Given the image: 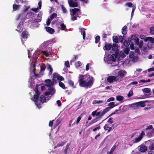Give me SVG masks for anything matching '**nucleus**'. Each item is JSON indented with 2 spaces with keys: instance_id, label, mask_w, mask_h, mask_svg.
I'll list each match as a JSON object with an SVG mask.
<instances>
[{
  "instance_id": "obj_1",
  "label": "nucleus",
  "mask_w": 154,
  "mask_h": 154,
  "mask_svg": "<svg viewBox=\"0 0 154 154\" xmlns=\"http://www.w3.org/2000/svg\"><path fill=\"white\" fill-rule=\"evenodd\" d=\"M79 85L82 87L88 88L91 86L94 82V78L89 76L79 75Z\"/></svg>"
},
{
  "instance_id": "obj_2",
  "label": "nucleus",
  "mask_w": 154,
  "mask_h": 154,
  "mask_svg": "<svg viewBox=\"0 0 154 154\" xmlns=\"http://www.w3.org/2000/svg\"><path fill=\"white\" fill-rule=\"evenodd\" d=\"M71 19L73 21L77 20V17H80L79 15H81V12L80 10L78 8H74L70 10Z\"/></svg>"
},
{
  "instance_id": "obj_3",
  "label": "nucleus",
  "mask_w": 154,
  "mask_h": 154,
  "mask_svg": "<svg viewBox=\"0 0 154 154\" xmlns=\"http://www.w3.org/2000/svg\"><path fill=\"white\" fill-rule=\"evenodd\" d=\"M145 106V102L142 101L134 103L129 105V106L135 107L134 108V109H139L140 106L141 107H143Z\"/></svg>"
},
{
  "instance_id": "obj_4",
  "label": "nucleus",
  "mask_w": 154,
  "mask_h": 154,
  "mask_svg": "<svg viewBox=\"0 0 154 154\" xmlns=\"http://www.w3.org/2000/svg\"><path fill=\"white\" fill-rule=\"evenodd\" d=\"M126 73V72L124 70H121L119 71L118 72L117 76H116L118 80H120V81L122 80Z\"/></svg>"
},
{
  "instance_id": "obj_5",
  "label": "nucleus",
  "mask_w": 154,
  "mask_h": 154,
  "mask_svg": "<svg viewBox=\"0 0 154 154\" xmlns=\"http://www.w3.org/2000/svg\"><path fill=\"white\" fill-rule=\"evenodd\" d=\"M114 104V102H112L109 103L108 104V106H109L103 110V111H104L106 113L108 112L111 109L115 107Z\"/></svg>"
},
{
  "instance_id": "obj_6",
  "label": "nucleus",
  "mask_w": 154,
  "mask_h": 154,
  "mask_svg": "<svg viewBox=\"0 0 154 154\" xmlns=\"http://www.w3.org/2000/svg\"><path fill=\"white\" fill-rule=\"evenodd\" d=\"M107 80L109 83H111L117 81L118 80L116 76H110L107 78Z\"/></svg>"
},
{
  "instance_id": "obj_7",
  "label": "nucleus",
  "mask_w": 154,
  "mask_h": 154,
  "mask_svg": "<svg viewBox=\"0 0 154 154\" xmlns=\"http://www.w3.org/2000/svg\"><path fill=\"white\" fill-rule=\"evenodd\" d=\"M118 56V54L116 53L115 54H113L111 55H109L108 59L110 61H112L113 62H114L116 61V59Z\"/></svg>"
},
{
  "instance_id": "obj_8",
  "label": "nucleus",
  "mask_w": 154,
  "mask_h": 154,
  "mask_svg": "<svg viewBox=\"0 0 154 154\" xmlns=\"http://www.w3.org/2000/svg\"><path fill=\"white\" fill-rule=\"evenodd\" d=\"M69 6L71 7H77L78 6V3L75 2L72 0H70L68 2Z\"/></svg>"
},
{
  "instance_id": "obj_9",
  "label": "nucleus",
  "mask_w": 154,
  "mask_h": 154,
  "mask_svg": "<svg viewBox=\"0 0 154 154\" xmlns=\"http://www.w3.org/2000/svg\"><path fill=\"white\" fill-rule=\"evenodd\" d=\"M23 22H20L17 26V29H16V30L17 31L19 32H21L23 30Z\"/></svg>"
},
{
  "instance_id": "obj_10",
  "label": "nucleus",
  "mask_w": 154,
  "mask_h": 154,
  "mask_svg": "<svg viewBox=\"0 0 154 154\" xmlns=\"http://www.w3.org/2000/svg\"><path fill=\"white\" fill-rule=\"evenodd\" d=\"M45 29L46 31L51 34H53L55 32L54 30L53 29L49 27L46 26L45 27Z\"/></svg>"
},
{
  "instance_id": "obj_11",
  "label": "nucleus",
  "mask_w": 154,
  "mask_h": 154,
  "mask_svg": "<svg viewBox=\"0 0 154 154\" xmlns=\"http://www.w3.org/2000/svg\"><path fill=\"white\" fill-rule=\"evenodd\" d=\"M112 47V45L111 44L106 43L103 48L104 50L109 51L110 50Z\"/></svg>"
},
{
  "instance_id": "obj_12",
  "label": "nucleus",
  "mask_w": 154,
  "mask_h": 154,
  "mask_svg": "<svg viewBox=\"0 0 154 154\" xmlns=\"http://www.w3.org/2000/svg\"><path fill=\"white\" fill-rule=\"evenodd\" d=\"M45 83L46 86L48 87H51V86L53 85V83L50 79H46L45 80Z\"/></svg>"
},
{
  "instance_id": "obj_13",
  "label": "nucleus",
  "mask_w": 154,
  "mask_h": 154,
  "mask_svg": "<svg viewBox=\"0 0 154 154\" xmlns=\"http://www.w3.org/2000/svg\"><path fill=\"white\" fill-rule=\"evenodd\" d=\"M28 35V32L26 30L23 31L21 35L22 37L24 39L27 38Z\"/></svg>"
},
{
  "instance_id": "obj_14",
  "label": "nucleus",
  "mask_w": 154,
  "mask_h": 154,
  "mask_svg": "<svg viewBox=\"0 0 154 154\" xmlns=\"http://www.w3.org/2000/svg\"><path fill=\"white\" fill-rule=\"evenodd\" d=\"M147 147L145 145L141 146L139 148V151L141 152H144L147 150Z\"/></svg>"
},
{
  "instance_id": "obj_15",
  "label": "nucleus",
  "mask_w": 154,
  "mask_h": 154,
  "mask_svg": "<svg viewBox=\"0 0 154 154\" xmlns=\"http://www.w3.org/2000/svg\"><path fill=\"white\" fill-rule=\"evenodd\" d=\"M103 128L105 131H107L108 132L110 131L112 129V128L109 126L107 124H106L103 127Z\"/></svg>"
},
{
  "instance_id": "obj_16",
  "label": "nucleus",
  "mask_w": 154,
  "mask_h": 154,
  "mask_svg": "<svg viewBox=\"0 0 154 154\" xmlns=\"http://www.w3.org/2000/svg\"><path fill=\"white\" fill-rule=\"evenodd\" d=\"M122 33L123 34L125 35L127 34L128 31L127 27L126 26H124L122 29Z\"/></svg>"
},
{
  "instance_id": "obj_17",
  "label": "nucleus",
  "mask_w": 154,
  "mask_h": 154,
  "mask_svg": "<svg viewBox=\"0 0 154 154\" xmlns=\"http://www.w3.org/2000/svg\"><path fill=\"white\" fill-rule=\"evenodd\" d=\"M112 51H114L117 52L119 51L118 49V45L116 43L113 44V45L112 46Z\"/></svg>"
},
{
  "instance_id": "obj_18",
  "label": "nucleus",
  "mask_w": 154,
  "mask_h": 154,
  "mask_svg": "<svg viewBox=\"0 0 154 154\" xmlns=\"http://www.w3.org/2000/svg\"><path fill=\"white\" fill-rule=\"evenodd\" d=\"M47 69L49 71V74L51 75L52 74L53 71V68L51 66L50 64L47 65Z\"/></svg>"
},
{
  "instance_id": "obj_19",
  "label": "nucleus",
  "mask_w": 154,
  "mask_h": 154,
  "mask_svg": "<svg viewBox=\"0 0 154 154\" xmlns=\"http://www.w3.org/2000/svg\"><path fill=\"white\" fill-rule=\"evenodd\" d=\"M46 65L45 64L42 63L40 66V70L39 72L41 73H43V72L46 69Z\"/></svg>"
},
{
  "instance_id": "obj_20",
  "label": "nucleus",
  "mask_w": 154,
  "mask_h": 154,
  "mask_svg": "<svg viewBox=\"0 0 154 154\" xmlns=\"http://www.w3.org/2000/svg\"><path fill=\"white\" fill-rule=\"evenodd\" d=\"M85 29L83 28H81L80 29L81 34L82 35H83V38L84 40H85V39L86 34L84 30Z\"/></svg>"
},
{
  "instance_id": "obj_21",
  "label": "nucleus",
  "mask_w": 154,
  "mask_h": 154,
  "mask_svg": "<svg viewBox=\"0 0 154 154\" xmlns=\"http://www.w3.org/2000/svg\"><path fill=\"white\" fill-rule=\"evenodd\" d=\"M20 7V5H17L16 4H13V10L14 11H15L19 9Z\"/></svg>"
},
{
  "instance_id": "obj_22",
  "label": "nucleus",
  "mask_w": 154,
  "mask_h": 154,
  "mask_svg": "<svg viewBox=\"0 0 154 154\" xmlns=\"http://www.w3.org/2000/svg\"><path fill=\"white\" fill-rule=\"evenodd\" d=\"M48 91L50 93V94L51 95H53L55 92V89L53 88H51V87H50L48 88Z\"/></svg>"
},
{
  "instance_id": "obj_23",
  "label": "nucleus",
  "mask_w": 154,
  "mask_h": 154,
  "mask_svg": "<svg viewBox=\"0 0 154 154\" xmlns=\"http://www.w3.org/2000/svg\"><path fill=\"white\" fill-rule=\"evenodd\" d=\"M105 113H106L105 112L103 111L101 113L100 116L96 118L95 119L96 120H97V122L99 121L101 119L102 116L104 115Z\"/></svg>"
},
{
  "instance_id": "obj_24",
  "label": "nucleus",
  "mask_w": 154,
  "mask_h": 154,
  "mask_svg": "<svg viewBox=\"0 0 154 154\" xmlns=\"http://www.w3.org/2000/svg\"><path fill=\"white\" fill-rule=\"evenodd\" d=\"M68 83L69 85L71 87H73V88H76L74 86V83L70 79L68 80Z\"/></svg>"
},
{
  "instance_id": "obj_25",
  "label": "nucleus",
  "mask_w": 154,
  "mask_h": 154,
  "mask_svg": "<svg viewBox=\"0 0 154 154\" xmlns=\"http://www.w3.org/2000/svg\"><path fill=\"white\" fill-rule=\"evenodd\" d=\"M40 102L43 103L45 101L46 98L43 95H41L40 97Z\"/></svg>"
},
{
  "instance_id": "obj_26",
  "label": "nucleus",
  "mask_w": 154,
  "mask_h": 154,
  "mask_svg": "<svg viewBox=\"0 0 154 154\" xmlns=\"http://www.w3.org/2000/svg\"><path fill=\"white\" fill-rule=\"evenodd\" d=\"M24 15V14H22V13H20V14H19L17 18H16V20H18L19 19H23V16Z\"/></svg>"
},
{
  "instance_id": "obj_27",
  "label": "nucleus",
  "mask_w": 154,
  "mask_h": 154,
  "mask_svg": "<svg viewBox=\"0 0 154 154\" xmlns=\"http://www.w3.org/2000/svg\"><path fill=\"white\" fill-rule=\"evenodd\" d=\"M142 139V138L141 136H139L138 137L135 138V140L134 141V142H133V143H135L138 142L140 141Z\"/></svg>"
},
{
  "instance_id": "obj_28",
  "label": "nucleus",
  "mask_w": 154,
  "mask_h": 154,
  "mask_svg": "<svg viewBox=\"0 0 154 154\" xmlns=\"http://www.w3.org/2000/svg\"><path fill=\"white\" fill-rule=\"evenodd\" d=\"M112 40L113 42L116 43H118V38L117 36L114 35L112 37Z\"/></svg>"
},
{
  "instance_id": "obj_29",
  "label": "nucleus",
  "mask_w": 154,
  "mask_h": 154,
  "mask_svg": "<svg viewBox=\"0 0 154 154\" xmlns=\"http://www.w3.org/2000/svg\"><path fill=\"white\" fill-rule=\"evenodd\" d=\"M66 143L65 142H62L61 143H59L57 145L54 147L55 148H56L57 147H59L60 146H63Z\"/></svg>"
},
{
  "instance_id": "obj_30",
  "label": "nucleus",
  "mask_w": 154,
  "mask_h": 154,
  "mask_svg": "<svg viewBox=\"0 0 154 154\" xmlns=\"http://www.w3.org/2000/svg\"><path fill=\"white\" fill-rule=\"evenodd\" d=\"M59 86L62 88L63 89H66V88L65 87V85L64 83L62 82H61V81H59Z\"/></svg>"
},
{
  "instance_id": "obj_31",
  "label": "nucleus",
  "mask_w": 154,
  "mask_h": 154,
  "mask_svg": "<svg viewBox=\"0 0 154 154\" xmlns=\"http://www.w3.org/2000/svg\"><path fill=\"white\" fill-rule=\"evenodd\" d=\"M116 100L119 101H121L123 99V97L122 96L118 95L116 97Z\"/></svg>"
},
{
  "instance_id": "obj_32",
  "label": "nucleus",
  "mask_w": 154,
  "mask_h": 154,
  "mask_svg": "<svg viewBox=\"0 0 154 154\" xmlns=\"http://www.w3.org/2000/svg\"><path fill=\"white\" fill-rule=\"evenodd\" d=\"M116 146H114L111 149L110 152L108 151L107 154H112L114 151V150L116 149Z\"/></svg>"
},
{
  "instance_id": "obj_33",
  "label": "nucleus",
  "mask_w": 154,
  "mask_h": 154,
  "mask_svg": "<svg viewBox=\"0 0 154 154\" xmlns=\"http://www.w3.org/2000/svg\"><path fill=\"white\" fill-rule=\"evenodd\" d=\"M57 16L56 13H54L52 14L50 16V19L51 20H52L53 19L55 18Z\"/></svg>"
},
{
  "instance_id": "obj_34",
  "label": "nucleus",
  "mask_w": 154,
  "mask_h": 154,
  "mask_svg": "<svg viewBox=\"0 0 154 154\" xmlns=\"http://www.w3.org/2000/svg\"><path fill=\"white\" fill-rule=\"evenodd\" d=\"M81 65V63L80 61L76 62L75 63V66L76 68H78Z\"/></svg>"
},
{
  "instance_id": "obj_35",
  "label": "nucleus",
  "mask_w": 154,
  "mask_h": 154,
  "mask_svg": "<svg viewBox=\"0 0 154 154\" xmlns=\"http://www.w3.org/2000/svg\"><path fill=\"white\" fill-rule=\"evenodd\" d=\"M33 74L35 76L37 77H40L43 75V73H41L40 72H39L38 74H36L35 72Z\"/></svg>"
},
{
  "instance_id": "obj_36",
  "label": "nucleus",
  "mask_w": 154,
  "mask_h": 154,
  "mask_svg": "<svg viewBox=\"0 0 154 154\" xmlns=\"http://www.w3.org/2000/svg\"><path fill=\"white\" fill-rule=\"evenodd\" d=\"M60 26L61 29L62 30H64L66 27V26L63 23L60 24Z\"/></svg>"
},
{
  "instance_id": "obj_37",
  "label": "nucleus",
  "mask_w": 154,
  "mask_h": 154,
  "mask_svg": "<svg viewBox=\"0 0 154 154\" xmlns=\"http://www.w3.org/2000/svg\"><path fill=\"white\" fill-rule=\"evenodd\" d=\"M129 51V48H124V52L126 54H128Z\"/></svg>"
},
{
  "instance_id": "obj_38",
  "label": "nucleus",
  "mask_w": 154,
  "mask_h": 154,
  "mask_svg": "<svg viewBox=\"0 0 154 154\" xmlns=\"http://www.w3.org/2000/svg\"><path fill=\"white\" fill-rule=\"evenodd\" d=\"M129 43L128 41L127 40H125L124 42H123L124 45L126 46V47H127L129 45Z\"/></svg>"
},
{
  "instance_id": "obj_39",
  "label": "nucleus",
  "mask_w": 154,
  "mask_h": 154,
  "mask_svg": "<svg viewBox=\"0 0 154 154\" xmlns=\"http://www.w3.org/2000/svg\"><path fill=\"white\" fill-rule=\"evenodd\" d=\"M124 36H122L121 35L119 36L118 37V41H119L121 43H122L124 39Z\"/></svg>"
},
{
  "instance_id": "obj_40",
  "label": "nucleus",
  "mask_w": 154,
  "mask_h": 154,
  "mask_svg": "<svg viewBox=\"0 0 154 154\" xmlns=\"http://www.w3.org/2000/svg\"><path fill=\"white\" fill-rule=\"evenodd\" d=\"M103 101L102 100H94L93 102V104H95L96 103H103Z\"/></svg>"
},
{
  "instance_id": "obj_41",
  "label": "nucleus",
  "mask_w": 154,
  "mask_h": 154,
  "mask_svg": "<svg viewBox=\"0 0 154 154\" xmlns=\"http://www.w3.org/2000/svg\"><path fill=\"white\" fill-rule=\"evenodd\" d=\"M149 149L151 150L154 149V143H152L150 144L149 146Z\"/></svg>"
},
{
  "instance_id": "obj_42",
  "label": "nucleus",
  "mask_w": 154,
  "mask_h": 154,
  "mask_svg": "<svg viewBox=\"0 0 154 154\" xmlns=\"http://www.w3.org/2000/svg\"><path fill=\"white\" fill-rule=\"evenodd\" d=\"M149 33L152 34H154V26L150 27Z\"/></svg>"
},
{
  "instance_id": "obj_43",
  "label": "nucleus",
  "mask_w": 154,
  "mask_h": 154,
  "mask_svg": "<svg viewBox=\"0 0 154 154\" xmlns=\"http://www.w3.org/2000/svg\"><path fill=\"white\" fill-rule=\"evenodd\" d=\"M133 91L132 90H131L128 92V97H130L133 95Z\"/></svg>"
},
{
  "instance_id": "obj_44",
  "label": "nucleus",
  "mask_w": 154,
  "mask_h": 154,
  "mask_svg": "<svg viewBox=\"0 0 154 154\" xmlns=\"http://www.w3.org/2000/svg\"><path fill=\"white\" fill-rule=\"evenodd\" d=\"M100 37L99 36H97L95 38V42L96 43H97L98 42L100 41Z\"/></svg>"
},
{
  "instance_id": "obj_45",
  "label": "nucleus",
  "mask_w": 154,
  "mask_h": 154,
  "mask_svg": "<svg viewBox=\"0 0 154 154\" xmlns=\"http://www.w3.org/2000/svg\"><path fill=\"white\" fill-rule=\"evenodd\" d=\"M61 7L62 8V10L64 13H66V8L63 6V5H61Z\"/></svg>"
},
{
  "instance_id": "obj_46",
  "label": "nucleus",
  "mask_w": 154,
  "mask_h": 154,
  "mask_svg": "<svg viewBox=\"0 0 154 154\" xmlns=\"http://www.w3.org/2000/svg\"><path fill=\"white\" fill-rule=\"evenodd\" d=\"M41 21V18H37L34 20L33 22L34 23H38L40 22Z\"/></svg>"
},
{
  "instance_id": "obj_47",
  "label": "nucleus",
  "mask_w": 154,
  "mask_h": 154,
  "mask_svg": "<svg viewBox=\"0 0 154 154\" xmlns=\"http://www.w3.org/2000/svg\"><path fill=\"white\" fill-rule=\"evenodd\" d=\"M142 90L144 92L146 93H149L150 91V89L148 88H145Z\"/></svg>"
},
{
  "instance_id": "obj_48",
  "label": "nucleus",
  "mask_w": 154,
  "mask_h": 154,
  "mask_svg": "<svg viewBox=\"0 0 154 154\" xmlns=\"http://www.w3.org/2000/svg\"><path fill=\"white\" fill-rule=\"evenodd\" d=\"M57 79L58 80L63 81L64 80V79L63 77L59 75L57 77Z\"/></svg>"
},
{
  "instance_id": "obj_49",
  "label": "nucleus",
  "mask_w": 154,
  "mask_h": 154,
  "mask_svg": "<svg viewBox=\"0 0 154 154\" xmlns=\"http://www.w3.org/2000/svg\"><path fill=\"white\" fill-rule=\"evenodd\" d=\"M136 39L134 40V42L137 45H138L139 43V39L138 37L136 38Z\"/></svg>"
},
{
  "instance_id": "obj_50",
  "label": "nucleus",
  "mask_w": 154,
  "mask_h": 154,
  "mask_svg": "<svg viewBox=\"0 0 154 154\" xmlns=\"http://www.w3.org/2000/svg\"><path fill=\"white\" fill-rule=\"evenodd\" d=\"M39 96L37 95L34 94L33 95V98L35 100H38V98Z\"/></svg>"
},
{
  "instance_id": "obj_51",
  "label": "nucleus",
  "mask_w": 154,
  "mask_h": 154,
  "mask_svg": "<svg viewBox=\"0 0 154 154\" xmlns=\"http://www.w3.org/2000/svg\"><path fill=\"white\" fill-rule=\"evenodd\" d=\"M138 45L139 48H141L143 45V41H140Z\"/></svg>"
},
{
  "instance_id": "obj_52",
  "label": "nucleus",
  "mask_w": 154,
  "mask_h": 154,
  "mask_svg": "<svg viewBox=\"0 0 154 154\" xmlns=\"http://www.w3.org/2000/svg\"><path fill=\"white\" fill-rule=\"evenodd\" d=\"M59 75V74L56 73H54L53 75V80H54V78H57V77Z\"/></svg>"
},
{
  "instance_id": "obj_53",
  "label": "nucleus",
  "mask_w": 154,
  "mask_h": 154,
  "mask_svg": "<svg viewBox=\"0 0 154 154\" xmlns=\"http://www.w3.org/2000/svg\"><path fill=\"white\" fill-rule=\"evenodd\" d=\"M126 5L128 7H132L133 6V4L131 2H128L126 3Z\"/></svg>"
},
{
  "instance_id": "obj_54",
  "label": "nucleus",
  "mask_w": 154,
  "mask_h": 154,
  "mask_svg": "<svg viewBox=\"0 0 154 154\" xmlns=\"http://www.w3.org/2000/svg\"><path fill=\"white\" fill-rule=\"evenodd\" d=\"M120 109H116L115 111L113 112H112V113H111L109 116H108V117H110V116H112L113 114H116L117 113V112L120 110Z\"/></svg>"
},
{
  "instance_id": "obj_55",
  "label": "nucleus",
  "mask_w": 154,
  "mask_h": 154,
  "mask_svg": "<svg viewBox=\"0 0 154 154\" xmlns=\"http://www.w3.org/2000/svg\"><path fill=\"white\" fill-rule=\"evenodd\" d=\"M135 9H136V7H134L133 6V8H132V11H131V17H132L133 16L134 11V10H135Z\"/></svg>"
},
{
  "instance_id": "obj_56",
  "label": "nucleus",
  "mask_w": 154,
  "mask_h": 154,
  "mask_svg": "<svg viewBox=\"0 0 154 154\" xmlns=\"http://www.w3.org/2000/svg\"><path fill=\"white\" fill-rule=\"evenodd\" d=\"M100 129V127L99 126L93 129V131H96L97 130H99Z\"/></svg>"
},
{
  "instance_id": "obj_57",
  "label": "nucleus",
  "mask_w": 154,
  "mask_h": 154,
  "mask_svg": "<svg viewBox=\"0 0 154 154\" xmlns=\"http://www.w3.org/2000/svg\"><path fill=\"white\" fill-rule=\"evenodd\" d=\"M114 99L115 98L114 97H111L107 100V101L108 102H109L110 101H113L114 100Z\"/></svg>"
},
{
  "instance_id": "obj_58",
  "label": "nucleus",
  "mask_w": 154,
  "mask_h": 154,
  "mask_svg": "<svg viewBox=\"0 0 154 154\" xmlns=\"http://www.w3.org/2000/svg\"><path fill=\"white\" fill-rule=\"evenodd\" d=\"M65 65L67 67L69 68L70 67L69 62L68 61H66L65 63Z\"/></svg>"
},
{
  "instance_id": "obj_59",
  "label": "nucleus",
  "mask_w": 154,
  "mask_h": 154,
  "mask_svg": "<svg viewBox=\"0 0 154 154\" xmlns=\"http://www.w3.org/2000/svg\"><path fill=\"white\" fill-rule=\"evenodd\" d=\"M51 19H50L49 18H48L47 20V21H46V25L47 26H48L51 23Z\"/></svg>"
},
{
  "instance_id": "obj_60",
  "label": "nucleus",
  "mask_w": 154,
  "mask_h": 154,
  "mask_svg": "<svg viewBox=\"0 0 154 154\" xmlns=\"http://www.w3.org/2000/svg\"><path fill=\"white\" fill-rule=\"evenodd\" d=\"M107 122L109 123L110 124H112L113 122V121L112 120V118H110L108 120Z\"/></svg>"
},
{
  "instance_id": "obj_61",
  "label": "nucleus",
  "mask_w": 154,
  "mask_h": 154,
  "mask_svg": "<svg viewBox=\"0 0 154 154\" xmlns=\"http://www.w3.org/2000/svg\"><path fill=\"white\" fill-rule=\"evenodd\" d=\"M38 8L41 9L42 7V2L41 1H40L38 2Z\"/></svg>"
},
{
  "instance_id": "obj_62",
  "label": "nucleus",
  "mask_w": 154,
  "mask_h": 154,
  "mask_svg": "<svg viewBox=\"0 0 154 154\" xmlns=\"http://www.w3.org/2000/svg\"><path fill=\"white\" fill-rule=\"evenodd\" d=\"M42 53L46 57L49 56V54L46 51H42Z\"/></svg>"
},
{
  "instance_id": "obj_63",
  "label": "nucleus",
  "mask_w": 154,
  "mask_h": 154,
  "mask_svg": "<svg viewBox=\"0 0 154 154\" xmlns=\"http://www.w3.org/2000/svg\"><path fill=\"white\" fill-rule=\"evenodd\" d=\"M150 37H145V38H144V41L145 42H147L148 41H150Z\"/></svg>"
},
{
  "instance_id": "obj_64",
  "label": "nucleus",
  "mask_w": 154,
  "mask_h": 154,
  "mask_svg": "<svg viewBox=\"0 0 154 154\" xmlns=\"http://www.w3.org/2000/svg\"><path fill=\"white\" fill-rule=\"evenodd\" d=\"M35 102V104L36 105L38 106V107H39L40 105V103H39V102L38 101V100H34Z\"/></svg>"
}]
</instances>
